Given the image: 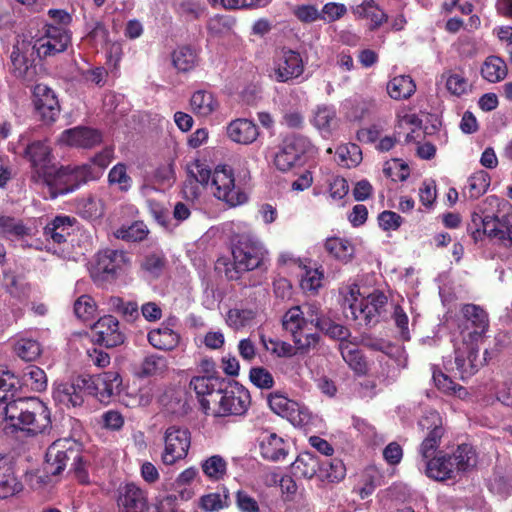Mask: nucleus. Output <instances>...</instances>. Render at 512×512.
<instances>
[{"label":"nucleus","mask_w":512,"mask_h":512,"mask_svg":"<svg viewBox=\"0 0 512 512\" xmlns=\"http://www.w3.org/2000/svg\"><path fill=\"white\" fill-rule=\"evenodd\" d=\"M92 331L95 341L106 347H116L124 342L119 322L111 315L100 318L93 325Z\"/></svg>","instance_id":"obj_24"},{"label":"nucleus","mask_w":512,"mask_h":512,"mask_svg":"<svg viewBox=\"0 0 512 512\" xmlns=\"http://www.w3.org/2000/svg\"><path fill=\"white\" fill-rule=\"evenodd\" d=\"M282 325L291 334L297 349L309 350L317 345L319 335L310 327L300 306H294L284 314Z\"/></svg>","instance_id":"obj_8"},{"label":"nucleus","mask_w":512,"mask_h":512,"mask_svg":"<svg viewBox=\"0 0 512 512\" xmlns=\"http://www.w3.org/2000/svg\"><path fill=\"white\" fill-rule=\"evenodd\" d=\"M311 122L323 137L331 136L338 124L335 108L329 105L317 106L313 111Z\"/></svg>","instance_id":"obj_32"},{"label":"nucleus","mask_w":512,"mask_h":512,"mask_svg":"<svg viewBox=\"0 0 512 512\" xmlns=\"http://www.w3.org/2000/svg\"><path fill=\"white\" fill-rule=\"evenodd\" d=\"M6 427L26 436L44 433L51 426L48 407L37 397L17 398L0 406Z\"/></svg>","instance_id":"obj_1"},{"label":"nucleus","mask_w":512,"mask_h":512,"mask_svg":"<svg viewBox=\"0 0 512 512\" xmlns=\"http://www.w3.org/2000/svg\"><path fill=\"white\" fill-rule=\"evenodd\" d=\"M86 386H88V380L82 377L73 382L57 383L53 389V398L55 402L65 407L80 406L84 401Z\"/></svg>","instance_id":"obj_23"},{"label":"nucleus","mask_w":512,"mask_h":512,"mask_svg":"<svg viewBox=\"0 0 512 512\" xmlns=\"http://www.w3.org/2000/svg\"><path fill=\"white\" fill-rule=\"evenodd\" d=\"M120 512H140L146 505L145 492L134 483H126L118 489Z\"/></svg>","instance_id":"obj_27"},{"label":"nucleus","mask_w":512,"mask_h":512,"mask_svg":"<svg viewBox=\"0 0 512 512\" xmlns=\"http://www.w3.org/2000/svg\"><path fill=\"white\" fill-rule=\"evenodd\" d=\"M172 63L179 72H188L197 65V54L189 46H180L172 53Z\"/></svg>","instance_id":"obj_45"},{"label":"nucleus","mask_w":512,"mask_h":512,"mask_svg":"<svg viewBox=\"0 0 512 512\" xmlns=\"http://www.w3.org/2000/svg\"><path fill=\"white\" fill-rule=\"evenodd\" d=\"M258 312L259 310L257 307L241 306L231 308L226 314L225 321L230 328L234 330H240L253 325Z\"/></svg>","instance_id":"obj_39"},{"label":"nucleus","mask_w":512,"mask_h":512,"mask_svg":"<svg viewBox=\"0 0 512 512\" xmlns=\"http://www.w3.org/2000/svg\"><path fill=\"white\" fill-rule=\"evenodd\" d=\"M79 214L88 220H97L104 214V203L101 199L88 197L78 204Z\"/></svg>","instance_id":"obj_53"},{"label":"nucleus","mask_w":512,"mask_h":512,"mask_svg":"<svg viewBox=\"0 0 512 512\" xmlns=\"http://www.w3.org/2000/svg\"><path fill=\"white\" fill-rule=\"evenodd\" d=\"M225 381L213 375L195 376L190 381V388L195 391L200 399L202 408L207 412L210 409V401L205 396H210L213 402H216Z\"/></svg>","instance_id":"obj_26"},{"label":"nucleus","mask_w":512,"mask_h":512,"mask_svg":"<svg viewBox=\"0 0 512 512\" xmlns=\"http://www.w3.org/2000/svg\"><path fill=\"white\" fill-rule=\"evenodd\" d=\"M344 314L347 319L358 321L359 325H372L385 310L387 297L383 292L374 291L364 296L358 284L347 283L340 288Z\"/></svg>","instance_id":"obj_4"},{"label":"nucleus","mask_w":512,"mask_h":512,"mask_svg":"<svg viewBox=\"0 0 512 512\" xmlns=\"http://www.w3.org/2000/svg\"><path fill=\"white\" fill-rule=\"evenodd\" d=\"M228 138L242 145L253 143L259 136L257 125L246 118L232 120L226 128Z\"/></svg>","instance_id":"obj_29"},{"label":"nucleus","mask_w":512,"mask_h":512,"mask_svg":"<svg viewBox=\"0 0 512 512\" xmlns=\"http://www.w3.org/2000/svg\"><path fill=\"white\" fill-rule=\"evenodd\" d=\"M432 378L436 387L442 392L447 394H457L459 397H464L466 395V390L463 387L458 386L442 371L433 369Z\"/></svg>","instance_id":"obj_56"},{"label":"nucleus","mask_w":512,"mask_h":512,"mask_svg":"<svg viewBox=\"0 0 512 512\" xmlns=\"http://www.w3.org/2000/svg\"><path fill=\"white\" fill-rule=\"evenodd\" d=\"M148 230L143 222H135L128 227H121L116 232V237L127 241H141L147 236Z\"/></svg>","instance_id":"obj_62"},{"label":"nucleus","mask_w":512,"mask_h":512,"mask_svg":"<svg viewBox=\"0 0 512 512\" xmlns=\"http://www.w3.org/2000/svg\"><path fill=\"white\" fill-rule=\"evenodd\" d=\"M108 183L120 192H128L133 185V180L127 172V165L124 163L114 165L108 173Z\"/></svg>","instance_id":"obj_47"},{"label":"nucleus","mask_w":512,"mask_h":512,"mask_svg":"<svg viewBox=\"0 0 512 512\" xmlns=\"http://www.w3.org/2000/svg\"><path fill=\"white\" fill-rule=\"evenodd\" d=\"M321 460L311 452L300 453L291 465L294 476L305 479H311L314 476L319 477Z\"/></svg>","instance_id":"obj_34"},{"label":"nucleus","mask_w":512,"mask_h":512,"mask_svg":"<svg viewBox=\"0 0 512 512\" xmlns=\"http://www.w3.org/2000/svg\"><path fill=\"white\" fill-rule=\"evenodd\" d=\"M309 146L307 139L291 136L283 140L274 155V165L281 172H287L298 164Z\"/></svg>","instance_id":"obj_17"},{"label":"nucleus","mask_w":512,"mask_h":512,"mask_svg":"<svg viewBox=\"0 0 512 512\" xmlns=\"http://www.w3.org/2000/svg\"><path fill=\"white\" fill-rule=\"evenodd\" d=\"M74 222L75 219L69 216H56L45 226L44 236L48 241L46 246L48 251L63 258L67 256L65 246L67 238L73 231Z\"/></svg>","instance_id":"obj_16"},{"label":"nucleus","mask_w":512,"mask_h":512,"mask_svg":"<svg viewBox=\"0 0 512 512\" xmlns=\"http://www.w3.org/2000/svg\"><path fill=\"white\" fill-rule=\"evenodd\" d=\"M338 162L344 167H354L362 160L360 147L356 144H347L338 147L336 151Z\"/></svg>","instance_id":"obj_55"},{"label":"nucleus","mask_w":512,"mask_h":512,"mask_svg":"<svg viewBox=\"0 0 512 512\" xmlns=\"http://www.w3.org/2000/svg\"><path fill=\"white\" fill-rule=\"evenodd\" d=\"M478 346L468 342L464 336L461 343L454 340L455 370L462 380L476 373L481 362L478 359Z\"/></svg>","instance_id":"obj_19"},{"label":"nucleus","mask_w":512,"mask_h":512,"mask_svg":"<svg viewBox=\"0 0 512 512\" xmlns=\"http://www.w3.org/2000/svg\"><path fill=\"white\" fill-rule=\"evenodd\" d=\"M71 42V32L68 28L46 24L43 35L36 39L33 49L39 57L54 56L65 51Z\"/></svg>","instance_id":"obj_12"},{"label":"nucleus","mask_w":512,"mask_h":512,"mask_svg":"<svg viewBox=\"0 0 512 512\" xmlns=\"http://www.w3.org/2000/svg\"><path fill=\"white\" fill-rule=\"evenodd\" d=\"M216 402L218 403L216 415L240 416L246 413L250 405V394L248 390L242 386H223Z\"/></svg>","instance_id":"obj_13"},{"label":"nucleus","mask_w":512,"mask_h":512,"mask_svg":"<svg viewBox=\"0 0 512 512\" xmlns=\"http://www.w3.org/2000/svg\"><path fill=\"white\" fill-rule=\"evenodd\" d=\"M441 81L444 83L447 92L456 97L468 95L473 88L466 71L461 67L445 70L441 75Z\"/></svg>","instance_id":"obj_28"},{"label":"nucleus","mask_w":512,"mask_h":512,"mask_svg":"<svg viewBox=\"0 0 512 512\" xmlns=\"http://www.w3.org/2000/svg\"><path fill=\"white\" fill-rule=\"evenodd\" d=\"M27 233L26 228L12 217L0 215V235L6 238L20 237Z\"/></svg>","instance_id":"obj_61"},{"label":"nucleus","mask_w":512,"mask_h":512,"mask_svg":"<svg viewBox=\"0 0 512 512\" xmlns=\"http://www.w3.org/2000/svg\"><path fill=\"white\" fill-rule=\"evenodd\" d=\"M461 313L463 320L455 319L448 313L445 318V325L448 328L457 326L461 331L462 338L465 336L468 342L477 344L489 327L486 312L477 305L466 304L462 307Z\"/></svg>","instance_id":"obj_6"},{"label":"nucleus","mask_w":512,"mask_h":512,"mask_svg":"<svg viewBox=\"0 0 512 512\" xmlns=\"http://www.w3.org/2000/svg\"><path fill=\"white\" fill-rule=\"evenodd\" d=\"M266 253L259 240L243 235L232 250L235 268L238 271L256 269L263 263Z\"/></svg>","instance_id":"obj_11"},{"label":"nucleus","mask_w":512,"mask_h":512,"mask_svg":"<svg viewBox=\"0 0 512 512\" xmlns=\"http://www.w3.org/2000/svg\"><path fill=\"white\" fill-rule=\"evenodd\" d=\"M87 380L88 383L91 382L94 385L95 392L101 397H111L119 391L122 383L117 371L104 372Z\"/></svg>","instance_id":"obj_37"},{"label":"nucleus","mask_w":512,"mask_h":512,"mask_svg":"<svg viewBox=\"0 0 512 512\" xmlns=\"http://www.w3.org/2000/svg\"><path fill=\"white\" fill-rule=\"evenodd\" d=\"M25 157L29 160L35 175L32 176L34 181L43 180L50 184L48 169L51 163V148L46 141H34L27 145L25 149Z\"/></svg>","instance_id":"obj_20"},{"label":"nucleus","mask_w":512,"mask_h":512,"mask_svg":"<svg viewBox=\"0 0 512 512\" xmlns=\"http://www.w3.org/2000/svg\"><path fill=\"white\" fill-rule=\"evenodd\" d=\"M215 197L230 206L241 205L247 200L246 194L235 184L233 170L227 165L217 166L209 184Z\"/></svg>","instance_id":"obj_9"},{"label":"nucleus","mask_w":512,"mask_h":512,"mask_svg":"<svg viewBox=\"0 0 512 512\" xmlns=\"http://www.w3.org/2000/svg\"><path fill=\"white\" fill-rule=\"evenodd\" d=\"M488 488L500 498H506L511 493L512 480L505 472L495 471L488 481Z\"/></svg>","instance_id":"obj_52"},{"label":"nucleus","mask_w":512,"mask_h":512,"mask_svg":"<svg viewBox=\"0 0 512 512\" xmlns=\"http://www.w3.org/2000/svg\"><path fill=\"white\" fill-rule=\"evenodd\" d=\"M228 490L223 489V492H214L203 495L200 498L199 506L206 512H216L228 507Z\"/></svg>","instance_id":"obj_51"},{"label":"nucleus","mask_w":512,"mask_h":512,"mask_svg":"<svg viewBox=\"0 0 512 512\" xmlns=\"http://www.w3.org/2000/svg\"><path fill=\"white\" fill-rule=\"evenodd\" d=\"M271 481L273 483L279 482L281 494L284 501L295 500L298 492V486L291 476H279L276 473H272Z\"/></svg>","instance_id":"obj_60"},{"label":"nucleus","mask_w":512,"mask_h":512,"mask_svg":"<svg viewBox=\"0 0 512 512\" xmlns=\"http://www.w3.org/2000/svg\"><path fill=\"white\" fill-rule=\"evenodd\" d=\"M339 350L342 358L357 374H364L367 369L366 361L364 360L357 345L351 342H340Z\"/></svg>","instance_id":"obj_42"},{"label":"nucleus","mask_w":512,"mask_h":512,"mask_svg":"<svg viewBox=\"0 0 512 512\" xmlns=\"http://www.w3.org/2000/svg\"><path fill=\"white\" fill-rule=\"evenodd\" d=\"M304 72V62L300 53L294 50H282L276 54L271 77L280 83L296 79Z\"/></svg>","instance_id":"obj_18"},{"label":"nucleus","mask_w":512,"mask_h":512,"mask_svg":"<svg viewBox=\"0 0 512 512\" xmlns=\"http://www.w3.org/2000/svg\"><path fill=\"white\" fill-rule=\"evenodd\" d=\"M200 467L205 477L212 482L223 481L228 474V462L218 454L203 459Z\"/></svg>","instance_id":"obj_38"},{"label":"nucleus","mask_w":512,"mask_h":512,"mask_svg":"<svg viewBox=\"0 0 512 512\" xmlns=\"http://www.w3.org/2000/svg\"><path fill=\"white\" fill-rule=\"evenodd\" d=\"M507 65L498 56H489L481 67L482 77L490 83H497L507 75Z\"/></svg>","instance_id":"obj_41"},{"label":"nucleus","mask_w":512,"mask_h":512,"mask_svg":"<svg viewBox=\"0 0 512 512\" xmlns=\"http://www.w3.org/2000/svg\"><path fill=\"white\" fill-rule=\"evenodd\" d=\"M490 185V177L487 172L481 170L472 174L464 188V194L471 199H477L483 195Z\"/></svg>","instance_id":"obj_46"},{"label":"nucleus","mask_w":512,"mask_h":512,"mask_svg":"<svg viewBox=\"0 0 512 512\" xmlns=\"http://www.w3.org/2000/svg\"><path fill=\"white\" fill-rule=\"evenodd\" d=\"M358 13L371 21L373 29L387 20V15L373 0H364L358 7Z\"/></svg>","instance_id":"obj_50"},{"label":"nucleus","mask_w":512,"mask_h":512,"mask_svg":"<svg viewBox=\"0 0 512 512\" xmlns=\"http://www.w3.org/2000/svg\"><path fill=\"white\" fill-rule=\"evenodd\" d=\"M187 171L196 183L202 186H209L213 172L205 161L200 159L193 160L188 164Z\"/></svg>","instance_id":"obj_54"},{"label":"nucleus","mask_w":512,"mask_h":512,"mask_svg":"<svg viewBox=\"0 0 512 512\" xmlns=\"http://www.w3.org/2000/svg\"><path fill=\"white\" fill-rule=\"evenodd\" d=\"M416 90L413 79L408 75H399L391 79L387 84V92L395 100L407 99Z\"/></svg>","instance_id":"obj_40"},{"label":"nucleus","mask_w":512,"mask_h":512,"mask_svg":"<svg viewBox=\"0 0 512 512\" xmlns=\"http://www.w3.org/2000/svg\"><path fill=\"white\" fill-rule=\"evenodd\" d=\"M101 140L102 136L97 130L78 126L63 131L58 138V143L69 147L92 148Z\"/></svg>","instance_id":"obj_25"},{"label":"nucleus","mask_w":512,"mask_h":512,"mask_svg":"<svg viewBox=\"0 0 512 512\" xmlns=\"http://www.w3.org/2000/svg\"><path fill=\"white\" fill-rule=\"evenodd\" d=\"M19 385V379L9 370L0 369V402H6L13 396Z\"/></svg>","instance_id":"obj_59"},{"label":"nucleus","mask_w":512,"mask_h":512,"mask_svg":"<svg viewBox=\"0 0 512 512\" xmlns=\"http://www.w3.org/2000/svg\"><path fill=\"white\" fill-rule=\"evenodd\" d=\"M96 311L95 301L89 295L80 296L74 303V312L84 321L92 318Z\"/></svg>","instance_id":"obj_64"},{"label":"nucleus","mask_w":512,"mask_h":512,"mask_svg":"<svg viewBox=\"0 0 512 512\" xmlns=\"http://www.w3.org/2000/svg\"><path fill=\"white\" fill-rule=\"evenodd\" d=\"M261 341L265 349L276 355L277 357H291L295 354L294 347L284 341L278 339H265V337H261Z\"/></svg>","instance_id":"obj_63"},{"label":"nucleus","mask_w":512,"mask_h":512,"mask_svg":"<svg viewBox=\"0 0 512 512\" xmlns=\"http://www.w3.org/2000/svg\"><path fill=\"white\" fill-rule=\"evenodd\" d=\"M492 207H497L502 215H488L484 212H473L468 224V232L475 242L485 236L507 244H512V206L498 197L489 196L486 199Z\"/></svg>","instance_id":"obj_2"},{"label":"nucleus","mask_w":512,"mask_h":512,"mask_svg":"<svg viewBox=\"0 0 512 512\" xmlns=\"http://www.w3.org/2000/svg\"><path fill=\"white\" fill-rule=\"evenodd\" d=\"M24 47L25 43H17L11 53V62L18 77H26L30 68V60L25 55Z\"/></svg>","instance_id":"obj_58"},{"label":"nucleus","mask_w":512,"mask_h":512,"mask_svg":"<svg viewBox=\"0 0 512 512\" xmlns=\"http://www.w3.org/2000/svg\"><path fill=\"white\" fill-rule=\"evenodd\" d=\"M99 178V170H96L91 164H82L75 167H62L50 181L53 197L71 193L78 189L82 184L90 180Z\"/></svg>","instance_id":"obj_7"},{"label":"nucleus","mask_w":512,"mask_h":512,"mask_svg":"<svg viewBox=\"0 0 512 512\" xmlns=\"http://www.w3.org/2000/svg\"><path fill=\"white\" fill-rule=\"evenodd\" d=\"M260 453L269 461H281L289 453V444L275 433L263 435L260 441Z\"/></svg>","instance_id":"obj_31"},{"label":"nucleus","mask_w":512,"mask_h":512,"mask_svg":"<svg viewBox=\"0 0 512 512\" xmlns=\"http://www.w3.org/2000/svg\"><path fill=\"white\" fill-rule=\"evenodd\" d=\"M130 263L129 255L122 250L105 249L96 256L92 276L112 280Z\"/></svg>","instance_id":"obj_14"},{"label":"nucleus","mask_w":512,"mask_h":512,"mask_svg":"<svg viewBox=\"0 0 512 512\" xmlns=\"http://www.w3.org/2000/svg\"><path fill=\"white\" fill-rule=\"evenodd\" d=\"M345 476V467L339 459H326L321 461L319 478L330 482H338Z\"/></svg>","instance_id":"obj_49"},{"label":"nucleus","mask_w":512,"mask_h":512,"mask_svg":"<svg viewBox=\"0 0 512 512\" xmlns=\"http://www.w3.org/2000/svg\"><path fill=\"white\" fill-rule=\"evenodd\" d=\"M271 410L277 415L286 418L294 426H301L308 422L307 408L281 394H273L268 398Z\"/></svg>","instance_id":"obj_21"},{"label":"nucleus","mask_w":512,"mask_h":512,"mask_svg":"<svg viewBox=\"0 0 512 512\" xmlns=\"http://www.w3.org/2000/svg\"><path fill=\"white\" fill-rule=\"evenodd\" d=\"M476 462L474 448L462 444L451 454L439 452L431 459L425 460L419 470L432 480L444 482L455 480L462 473L475 467Z\"/></svg>","instance_id":"obj_5"},{"label":"nucleus","mask_w":512,"mask_h":512,"mask_svg":"<svg viewBox=\"0 0 512 512\" xmlns=\"http://www.w3.org/2000/svg\"><path fill=\"white\" fill-rule=\"evenodd\" d=\"M323 278L321 268H305L300 286L305 292L316 293L322 286Z\"/></svg>","instance_id":"obj_57"},{"label":"nucleus","mask_w":512,"mask_h":512,"mask_svg":"<svg viewBox=\"0 0 512 512\" xmlns=\"http://www.w3.org/2000/svg\"><path fill=\"white\" fill-rule=\"evenodd\" d=\"M14 352L24 361H34L41 354V345L36 339L22 335L14 342Z\"/></svg>","instance_id":"obj_43"},{"label":"nucleus","mask_w":512,"mask_h":512,"mask_svg":"<svg viewBox=\"0 0 512 512\" xmlns=\"http://www.w3.org/2000/svg\"><path fill=\"white\" fill-rule=\"evenodd\" d=\"M147 338L149 343L159 350H172L177 347L180 340L179 334L165 324L151 330Z\"/></svg>","instance_id":"obj_35"},{"label":"nucleus","mask_w":512,"mask_h":512,"mask_svg":"<svg viewBox=\"0 0 512 512\" xmlns=\"http://www.w3.org/2000/svg\"><path fill=\"white\" fill-rule=\"evenodd\" d=\"M23 384L35 392H42L47 388V376L41 368L31 365L22 375Z\"/></svg>","instance_id":"obj_48"},{"label":"nucleus","mask_w":512,"mask_h":512,"mask_svg":"<svg viewBox=\"0 0 512 512\" xmlns=\"http://www.w3.org/2000/svg\"><path fill=\"white\" fill-rule=\"evenodd\" d=\"M72 461L71 470L80 483L89 482V461L82 451V445L71 438L55 440L47 449L44 470L47 474L57 476Z\"/></svg>","instance_id":"obj_3"},{"label":"nucleus","mask_w":512,"mask_h":512,"mask_svg":"<svg viewBox=\"0 0 512 512\" xmlns=\"http://www.w3.org/2000/svg\"><path fill=\"white\" fill-rule=\"evenodd\" d=\"M418 424L422 430L428 431V435L419 448L421 459L418 461L417 465L418 468L421 469V465L424 464L425 460L435 456L434 454L439 447L440 439L443 435V429L440 415L436 411H429L419 420Z\"/></svg>","instance_id":"obj_15"},{"label":"nucleus","mask_w":512,"mask_h":512,"mask_svg":"<svg viewBox=\"0 0 512 512\" xmlns=\"http://www.w3.org/2000/svg\"><path fill=\"white\" fill-rule=\"evenodd\" d=\"M22 488V483L16 477L12 464L4 457L0 458V499L14 496Z\"/></svg>","instance_id":"obj_33"},{"label":"nucleus","mask_w":512,"mask_h":512,"mask_svg":"<svg viewBox=\"0 0 512 512\" xmlns=\"http://www.w3.org/2000/svg\"><path fill=\"white\" fill-rule=\"evenodd\" d=\"M168 359L163 355L151 354L146 356L140 365V375L143 377L163 376L168 370Z\"/></svg>","instance_id":"obj_44"},{"label":"nucleus","mask_w":512,"mask_h":512,"mask_svg":"<svg viewBox=\"0 0 512 512\" xmlns=\"http://www.w3.org/2000/svg\"><path fill=\"white\" fill-rule=\"evenodd\" d=\"M189 105L196 117L208 118L219 109L220 103L213 92L199 89L191 95Z\"/></svg>","instance_id":"obj_30"},{"label":"nucleus","mask_w":512,"mask_h":512,"mask_svg":"<svg viewBox=\"0 0 512 512\" xmlns=\"http://www.w3.org/2000/svg\"><path fill=\"white\" fill-rule=\"evenodd\" d=\"M324 249L332 258L344 264L349 263L355 254L352 242L340 237L327 238Z\"/></svg>","instance_id":"obj_36"},{"label":"nucleus","mask_w":512,"mask_h":512,"mask_svg":"<svg viewBox=\"0 0 512 512\" xmlns=\"http://www.w3.org/2000/svg\"><path fill=\"white\" fill-rule=\"evenodd\" d=\"M163 441L161 461L164 465L171 466L187 457L191 446V433L187 428L169 426L164 431Z\"/></svg>","instance_id":"obj_10"},{"label":"nucleus","mask_w":512,"mask_h":512,"mask_svg":"<svg viewBox=\"0 0 512 512\" xmlns=\"http://www.w3.org/2000/svg\"><path fill=\"white\" fill-rule=\"evenodd\" d=\"M33 103L43 121L54 122L59 113L60 105L54 91L45 84H37L33 90Z\"/></svg>","instance_id":"obj_22"}]
</instances>
